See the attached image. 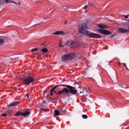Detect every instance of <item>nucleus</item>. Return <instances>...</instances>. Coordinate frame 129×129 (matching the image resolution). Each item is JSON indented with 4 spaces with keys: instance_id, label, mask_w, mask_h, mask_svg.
Listing matches in <instances>:
<instances>
[{
    "instance_id": "obj_1",
    "label": "nucleus",
    "mask_w": 129,
    "mask_h": 129,
    "mask_svg": "<svg viewBox=\"0 0 129 129\" xmlns=\"http://www.w3.org/2000/svg\"><path fill=\"white\" fill-rule=\"evenodd\" d=\"M87 29V25L85 23H82L79 25L78 30L80 33L84 34V35L90 38H100L102 37L100 35L90 31H87L86 30Z\"/></svg>"
},
{
    "instance_id": "obj_2",
    "label": "nucleus",
    "mask_w": 129,
    "mask_h": 129,
    "mask_svg": "<svg viewBox=\"0 0 129 129\" xmlns=\"http://www.w3.org/2000/svg\"><path fill=\"white\" fill-rule=\"evenodd\" d=\"M75 54L74 53L64 55L61 57V60L63 62H67L69 60L73 59L75 56Z\"/></svg>"
},
{
    "instance_id": "obj_3",
    "label": "nucleus",
    "mask_w": 129,
    "mask_h": 129,
    "mask_svg": "<svg viewBox=\"0 0 129 129\" xmlns=\"http://www.w3.org/2000/svg\"><path fill=\"white\" fill-rule=\"evenodd\" d=\"M63 86L67 87L68 94L69 92L72 95H76L77 93V90L75 89V87L67 85Z\"/></svg>"
},
{
    "instance_id": "obj_4",
    "label": "nucleus",
    "mask_w": 129,
    "mask_h": 129,
    "mask_svg": "<svg viewBox=\"0 0 129 129\" xmlns=\"http://www.w3.org/2000/svg\"><path fill=\"white\" fill-rule=\"evenodd\" d=\"M34 81V79L32 77L28 76L24 78L23 80V82L25 84L28 85L30 83H33Z\"/></svg>"
},
{
    "instance_id": "obj_5",
    "label": "nucleus",
    "mask_w": 129,
    "mask_h": 129,
    "mask_svg": "<svg viewBox=\"0 0 129 129\" xmlns=\"http://www.w3.org/2000/svg\"><path fill=\"white\" fill-rule=\"evenodd\" d=\"M98 31L103 34L105 35L112 34V33L109 30L105 29H98Z\"/></svg>"
},
{
    "instance_id": "obj_6",
    "label": "nucleus",
    "mask_w": 129,
    "mask_h": 129,
    "mask_svg": "<svg viewBox=\"0 0 129 129\" xmlns=\"http://www.w3.org/2000/svg\"><path fill=\"white\" fill-rule=\"evenodd\" d=\"M118 30L121 33H129V26L128 27L127 29L120 28L118 29Z\"/></svg>"
},
{
    "instance_id": "obj_7",
    "label": "nucleus",
    "mask_w": 129,
    "mask_h": 129,
    "mask_svg": "<svg viewBox=\"0 0 129 129\" xmlns=\"http://www.w3.org/2000/svg\"><path fill=\"white\" fill-rule=\"evenodd\" d=\"M82 91H80V93H83L85 94L86 95H88V93H89V92L90 91L89 89L88 90V89L85 87H84L82 88Z\"/></svg>"
},
{
    "instance_id": "obj_8",
    "label": "nucleus",
    "mask_w": 129,
    "mask_h": 129,
    "mask_svg": "<svg viewBox=\"0 0 129 129\" xmlns=\"http://www.w3.org/2000/svg\"><path fill=\"white\" fill-rule=\"evenodd\" d=\"M65 93L66 94H68L67 91V88H64L62 90H59L57 93L58 94L64 93Z\"/></svg>"
},
{
    "instance_id": "obj_9",
    "label": "nucleus",
    "mask_w": 129,
    "mask_h": 129,
    "mask_svg": "<svg viewBox=\"0 0 129 129\" xmlns=\"http://www.w3.org/2000/svg\"><path fill=\"white\" fill-rule=\"evenodd\" d=\"M19 103V101H17L14 103H12L11 104L7 105V107H14L16 105L18 104Z\"/></svg>"
},
{
    "instance_id": "obj_10",
    "label": "nucleus",
    "mask_w": 129,
    "mask_h": 129,
    "mask_svg": "<svg viewBox=\"0 0 129 129\" xmlns=\"http://www.w3.org/2000/svg\"><path fill=\"white\" fill-rule=\"evenodd\" d=\"M53 34L57 35H63L65 34L63 31H56L55 33H53Z\"/></svg>"
},
{
    "instance_id": "obj_11",
    "label": "nucleus",
    "mask_w": 129,
    "mask_h": 129,
    "mask_svg": "<svg viewBox=\"0 0 129 129\" xmlns=\"http://www.w3.org/2000/svg\"><path fill=\"white\" fill-rule=\"evenodd\" d=\"M98 26L100 28H102L107 29L108 28V26H107L102 24H99L98 25Z\"/></svg>"
},
{
    "instance_id": "obj_12",
    "label": "nucleus",
    "mask_w": 129,
    "mask_h": 129,
    "mask_svg": "<svg viewBox=\"0 0 129 129\" xmlns=\"http://www.w3.org/2000/svg\"><path fill=\"white\" fill-rule=\"evenodd\" d=\"M14 116H19L20 115H23V113H22L21 111H17L16 114H14Z\"/></svg>"
},
{
    "instance_id": "obj_13",
    "label": "nucleus",
    "mask_w": 129,
    "mask_h": 129,
    "mask_svg": "<svg viewBox=\"0 0 129 129\" xmlns=\"http://www.w3.org/2000/svg\"><path fill=\"white\" fill-rule=\"evenodd\" d=\"M55 116H58L59 114V112L57 109H55L54 111Z\"/></svg>"
},
{
    "instance_id": "obj_14",
    "label": "nucleus",
    "mask_w": 129,
    "mask_h": 129,
    "mask_svg": "<svg viewBox=\"0 0 129 129\" xmlns=\"http://www.w3.org/2000/svg\"><path fill=\"white\" fill-rule=\"evenodd\" d=\"M30 112H26L24 113H23V115L24 116L28 115L30 114Z\"/></svg>"
},
{
    "instance_id": "obj_15",
    "label": "nucleus",
    "mask_w": 129,
    "mask_h": 129,
    "mask_svg": "<svg viewBox=\"0 0 129 129\" xmlns=\"http://www.w3.org/2000/svg\"><path fill=\"white\" fill-rule=\"evenodd\" d=\"M41 110L43 111L44 112H47L49 111V109L48 108H41Z\"/></svg>"
},
{
    "instance_id": "obj_16",
    "label": "nucleus",
    "mask_w": 129,
    "mask_h": 129,
    "mask_svg": "<svg viewBox=\"0 0 129 129\" xmlns=\"http://www.w3.org/2000/svg\"><path fill=\"white\" fill-rule=\"evenodd\" d=\"M5 3V1L4 0H0V7L3 6Z\"/></svg>"
},
{
    "instance_id": "obj_17",
    "label": "nucleus",
    "mask_w": 129,
    "mask_h": 129,
    "mask_svg": "<svg viewBox=\"0 0 129 129\" xmlns=\"http://www.w3.org/2000/svg\"><path fill=\"white\" fill-rule=\"evenodd\" d=\"M64 85V84H62V85H56L55 86L53 87L52 88L54 90L56 88H57L59 86H62V85Z\"/></svg>"
},
{
    "instance_id": "obj_18",
    "label": "nucleus",
    "mask_w": 129,
    "mask_h": 129,
    "mask_svg": "<svg viewBox=\"0 0 129 129\" xmlns=\"http://www.w3.org/2000/svg\"><path fill=\"white\" fill-rule=\"evenodd\" d=\"M40 107L41 108H48V107L44 105L43 103L40 104Z\"/></svg>"
},
{
    "instance_id": "obj_19",
    "label": "nucleus",
    "mask_w": 129,
    "mask_h": 129,
    "mask_svg": "<svg viewBox=\"0 0 129 129\" xmlns=\"http://www.w3.org/2000/svg\"><path fill=\"white\" fill-rule=\"evenodd\" d=\"M5 41L3 40L0 39V45H3Z\"/></svg>"
},
{
    "instance_id": "obj_20",
    "label": "nucleus",
    "mask_w": 129,
    "mask_h": 129,
    "mask_svg": "<svg viewBox=\"0 0 129 129\" xmlns=\"http://www.w3.org/2000/svg\"><path fill=\"white\" fill-rule=\"evenodd\" d=\"M89 4L90 7L91 8L94 7V5L92 2H89Z\"/></svg>"
},
{
    "instance_id": "obj_21",
    "label": "nucleus",
    "mask_w": 129,
    "mask_h": 129,
    "mask_svg": "<svg viewBox=\"0 0 129 129\" xmlns=\"http://www.w3.org/2000/svg\"><path fill=\"white\" fill-rule=\"evenodd\" d=\"M48 51V50L46 48H43L42 50V51L44 53H46Z\"/></svg>"
},
{
    "instance_id": "obj_22",
    "label": "nucleus",
    "mask_w": 129,
    "mask_h": 129,
    "mask_svg": "<svg viewBox=\"0 0 129 129\" xmlns=\"http://www.w3.org/2000/svg\"><path fill=\"white\" fill-rule=\"evenodd\" d=\"M82 116L84 119H87L88 118L87 115H83Z\"/></svg>"
},
{
    "instance_id": "obj_23",
    "label": "nucleus",
    "mask_w": 129,
    "mask_h": 129,
    "mask_svg": "<svg viewBox=\"0 0 129 129\" xmlns=\"http://www.w3.org/2000/svg\"><path fill=\"white\" fill-rule=\"evenodd\" d=\"M38 50V49L37 48H35L31 50V51L32 52H34Z\"/></svg>"
},
{
    "instance_id": "obj_24",
    "label": "nucleus",
    "mask_w": 129,
    "mask_h": 129,
    "mask_svg": "<svg viewBox=\"0 0 129 129\" xmlns=\"http://www.w3.org/2000/svg\"><path fill=\"white\" fill-rule=\"evenodd\" d=\"M7 114L6 113H3L0 116H3L5 117H6V116H7Z\"/></svg>"
},
{
    "instance_id": "obj_25",
    "label": "nucleus",
    "mask_w": 129,
    "mask_h": 129,
    "mask_svg": "<svg viewBox=\"0 0 129 129\" xmlns=\"http://www.w3.org/2000/svg\"><path fill=\"white\" fill-rule=\"evenodd\" d=\"M11 0H5V2L6 3H11Z\"/></svg>"
},
{
    "instance_id": "obj_26",
    "label": "nucleus",
    "mask_w": 129,
    "mask_h": 129,
    "mask_svg": "<svg viewBox=\"0 0 129 129\" xmlns=\"http://www.w3.org/2000/svg\"><path fill=\"white\" fill-rule=\"evenodd\" d=\"M50 99L51 100H54L56 99H58L59 98L58 97L55 98H50Z\"/></svg>"
},
{
    "instance_id": "obj_27",
    "label": "nucleus",
    "mask_w": 129,
    "mask_h": 129,
    "mask_svg": "<svg viewBox=\"0 0 129 129\" xmlns=\"http://www.w3.org/2000/svg\"><path fill=\"white\" fill-rule=\"evenodd\" d=\"M62 8L63 9H67L68 8V7L67 6H64V7H62Z\"/></svg>"
},
{
    "instance_id": "obj_28",
    "label": "nucleus",
    "mask_w": 129,
    "mask_h": 129,
    "mask_svg": "<svg viewBox=\"0 0 129 129\" xmlns=\"http://www.w3.org/2000/svg\"><path fill=\"white\" fill-rule=\"evenodd\" d=\"M13 3L14 4H16V5L18 4H17L16 2H14V1H12L11 2V3Z\"/></svg>"
},
{
    "instance_id": "obj_29",
    "label": "nucleus",
    "mask_w": 129,
    "mask_h": 129,
    "mask_svg": "<svg viewBox=\"0 0 129 129\" xmlns=\"http://www.w3.org/2000/svg\"><path fill=\"white\" fill-rule=\"evenodd\" d=\"M54 90L52 88L49 91V92H53Z\"/></svg>"
},
{
    "instance_id": "obj_30",
    "label": "nucleus",
    "mask_w": 129,
    "mask_h": 129,
    "mask_svg": "<svg viewBox=\"0 0 129 129\" xmlns=\"http://www.w3.org/2000/svg\"><path fill=\"white\" fill-rule=\"evenodd\" d=\"M87 7V5H86L84 7H83L82 8V9H84L85 8Z\"/></svg>"
},
{
    "instance_id": "obj_31",
    "label": "nucleus",
    "mask_w": 129,
    "mask_h": 129,
    "mask_svg": "<svg viewBox=\"0 0 129 129\" xmlns=\"http://www.w3.org/2000/svg\"><path fill=\"white\" fill-rule=\"evenodd\" d=\"M53 94V92H50V95H52Z\"/></svg>"
},
{
    "instance_id": "obj_32",
    "label": "nucleus",
    "mask_w": 129,
    "mask_h": 129,
    "mask_svg": "<svg viewBox=\"0 0 129 129\" xmlns=\"http://www.w3.org/2000/svg\"><path fill=\"white\" fill-rule=\"evenodd\" d=\"M124 18H128V17L127 15H125L124 16Z\"/></svg>"
},
{
    "instance_id": "obj_33",
    "label": "nucleus",
    "mask_w": 129,
    "mask_h": 129,
    "mask_svg": "<svg viewBox=\"0 0 129 129\" xmlns=\"http://www.w3.org/2000/svg\"><path fill=\"white\" fill-rule=\"evenodd\" d=\"M26 95L28 98H29V94H26Z\"/></svg>"
},
{
    "instance_id": "obj_34",
    "label": "nucleus",
    "mask_w": 129,
    "mask_h": 129,
    "mask_svg": "<svg viewBox=\"0 0 129 129\" xmlns=\"http://www.w3.org/2000/svg\"><path fill=\"white\" fill-rule=\"evenodd\" d=\"M115 35H112V36H110V37L111 38H112L113 37H114Z\"/></svg>"
},
{
    "instance_id": "obj_35",
    "label": "nucleus",
    "mask_w": 129,
    "mask_h": 129,
    "mask_svg": "<svg viewBox=\"0 0 129 129\" xmlns=\"http://www.w3.org/2000/svg\"><path fill=\"white\" fill-rule=\"evenodd\" d=\"M17 89V88L16 87H14V89L15 90H16Z\"/></svg>"
},
{
    "instance_id": "obj_36",
    "label": "nucleus",
    "mask_w": 129,
    "mask_h": 129,
    "mask_svg": "<svg viewBox=\"0 0 129 129\" xmlns=\"http://www.w3.org/2000/svg\"><path fill=\"white\" fill-rule=\"evenodd\" d=\"M125 67H126V69L128 70V71H129V70L127 68V67L126 66H125Z\"/></svg>"
},
{
    "instance_id": "obj_37",
    "label": "nucleus",
    "mask_w": 129,
    "mask_h": 129,
    "mask_svg": "<svg viewBox=\"0 0 129 129\" xmlns=\"http://www.w3.org/2000/svg\"><path fill=\"white\" fill-rule=\"evenodd\" d=\"M69 42L67 41V44H66V45H68L69 44Z\"/></svg>"
},
{
    "instance_id": "obj_38",
    "label": "nucleus",
    "mask_w": 129,
    "mask_h": 129,
    "mask_svg": "<svg viewBox=\"0 0 129 129\" xmlns=\"http://www.w3.org/2000/svg\"><path fill=\"white\" fill-rule=\"evenodd\" d=\"M67 23V21L66 20L65 21V24H66Z\"/></svg>"
},
{
    "instance_id": "obj_39",
    "label": "nucleus",
    "mask_w": 129,
    "mask_h": 129,
    "mask_svg": "<svg viewBox=\"0 0 129 129\" xmlns=\"http://www.w3.org/2000/svg\"><path fill=\"white\" fill-rule=\"evenodd\" d=\"M19 4V5H20V2H19V3H18V4Z\"/></svg>"
},
{
    "instance_id": "obj_40",
    "label": "nucleus",
    "mask_w": 129,
    "mask_h": 129,
    "mask_svg": "<svg viewBox=\"0 0 129 129\" xmlns=\"http://www.w3.org/2000/svg\"><path fill=\"white\" fill-rule=\"evenodd\" d=\"M122 64H124V65H125V66H126V64H125V63H123Z\"/></svg>"
},
{
    "instance_id": "obj_41",
    "label": "nucleus",
    "mask_w": 129,
    "mask_h": 129,
    "mask_svg": "<svg viewBox=\"0 0 129 129\" xmlns=\"http://www.w3.org/2000/svg\"><path fill=\"white\" fill-rule=\"evenodd\" d=\"M77 83L76 81H75V82L74 83V84H76Z\"/></svg>"
},
{
    "instance_id": "obj_42",
    "label": "nucleus",
    "mask_w": 129,
    "mask_h": 129,
    "mask_svg": "<svg viewBox=\"0 0 129 129\" xmlns=\"http://www.w3.org/2000/svg\"><path fill=\"white\" fill-rule=\"evenodd\" d=\"M53 92H54V93H55L56 92V91H54L53 90Z\"/></svg>"
},
{
    "instance_id": "obj_43",
    "label": "nucleus",
    "mask_w": 129,
    "mask_h": 129,
    "mask_svg": "<svg viewBox=\"0 0 129 129\" xmlns=\"http://www.w3.org/2000/svg\"><path fill=\"white\" fill-rule=\"evenodd\" d=\"M85 99H86H86H87V98H85Z\"/></svg>"
},
{
    "instance_id": "obj_44",
    "label": "nucleus",
    "mask_w": 129,
    "mask_h": 129,
    "mask_svg": "<svg viewBox=\"0 0 129 129\" xmlns=\"http://www.w3.org/2000/svg\"><path fill=\"white\" fill-rule=\"evenodd\" d=\"M78 88H81L80 86H79L78 87Z\"/></svg>"
},
{
    "instance_id": "obj_45",
    "label": "nucleus",
    "mask_w": 129,
    "mask_h": 129,
    "mask_svg": "<svg viewBox=\"0 0 129 129\" xmlns=\"http://www.w3.org/2000/svg\"><path fill=\"white\" fill-rule=\"evenodd\" d=\"M38 25V24H36L34 26H35L36 25Z\"/></svg>"
},
{
    "instance_id": "obj_46",
    "label": "nucleus",
    "mask_w": 129,
    "mask_h": 129,
    "mask_svg": "<svg viewBox=\"0 0 129 129\" xmlns=\"http://www.w3.org/2000/svg\"><path fill=\"white\" fill-rule=\"evenodd\" d=\"M1 69V66L0 65V69Z\"/></svg>"
},
{
    "instance_id": "obj_47",
    "label": "nucleus",
    "mask_w": 129,
    "mask_h": 129,
    "mask_svg": "<svg viewBox=\"0 0 129 129\" xmlns=\"http://www.w3.org/2000/svg\"><path fill=\"white\" fill-rule=\"evenodd\" d=\"M58 83H59V82H57L56 83V84H58Z\"/></svg>"
},
{
    "instance_id": "obj_48",
    "label": "nucleus",
    "mask_w": 129,
    "mask_h": 129,
    "mask_svg": "<svg viewBox=\"0 0 129 129\" xmlns=\"http://www.w3.org/2000/svg\"><path fill=\"white\" fill-rule=\"evenodd\" d=\"M128 21H129V19L128 20Z\"/></svg>"
},
{
    "instance_id": "obj_49",
    "label": "nucleus",
    "mask_w": 129,
    "mask_h": 129,
    "mask_svg": "<svg viewBox=\"0 0 129 129\" xmlns=\"http://www.w3.org/2000/svg\"><path fill=\"white\" fill-rule=\"evenodd\" d=\"M119 65H120V64H119Z\"/></svg>"
},
{
    "instance_id": "obj_50",
    "label": "nucleus",
    "mask_w": 129,
    "mask_h": 129,
    "mask_svg": "<svg viewBox=\"0 0 129 129\" xmlns=\"http://www.w3.org/2000/svg\"><path fill=\"white\" fill-rule=\"evenodd\" d=\"M119 65H120V64H119Z\"/></svg>"
},
{
    "instance_id": "obj_51",
    "label": "nucleus",
    "mask_w": 129,
    "mask_h": 129,
    "mask_svg": "<svg viewBox=\"0 0 129 129\" xmlns=\"http://www.w3.org/2000/svg\"><path fill=\"white\" fill-rule=\"evenodd\" d=\"M63 47V46H62V47Z\"/></svg>"
},
{
    "instance_id": "obj_52",
    "label": "nucleus",
    "mask_w": 129,
    "mask_h": 129,
    "mask_svg": "<svg viewBox=\"0 0 129 129\" xmlns=\"http://www.w3.org/2000/svg\"><path fill=\"white\" fill-rule=\"evenodd\" d=\"M26 110H28V109H27Z\"/></svg>"
},
{
    "instance_id": "obj_53",
    "label": "nucleus",
    "mask_w": 129,
    "mask_h": 129,
    "mask_svg": "<svg viewBox=\"0 0 129 129\" xmlns=\"http://www.w3.org/2000/svg\"><path fill=\"white\" fill-rule=\"evenodd\" d=\"M46 102V101H44V102Z\"/></svg>"
},
{
    "instance_id": "obj_54",
    "label": "nucleus",
    "mask_w": 129,
    "mask_h": 129,
    "mask_svg": "<svg viewBox=\"0 0 129 129\" xmlns=\"http://www.w3.org/2000/svg\"><path fill=\"white\" fill-rule=\"evenodd\" d=\"M44 44V43H43V45Z\"/></svg>"
}]
</instances>
